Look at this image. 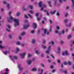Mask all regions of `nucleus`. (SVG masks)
Returning <instances> with one entry per match:
<instances>
[{"mask_svg": "<svg viewBox=\"0 0 74 74\" xmlns=\"http://www.w3.org/2000/svg\"><path fill=\"white\" fill-rule=\"evenodd\" d=\"M69 8H70V6H67L66 7V9L67 10H69Z\"/></svg>", "mask_w": 74, "mask_h": 74, "instance_id": "obj_40", "label": "nucleus"}, {"mask_svg": "<svg viewBox=\"0 0 74 74\" xmlns=\"http://www.w3.org/2000/svg\"><path fill=\"white\" fill-rule=\"evenodd\" d=\"M43 43L45 44V40H43Z\"/></svg>", "mask_w": 74, "mask_h": 74, "instance_id": "obj_57", "label": "nucleus"}, {"mask_svg": "<svg viewBox=\"0 0 74 74\" xmlns=\"http://www.w3.org/2000/svg\"><path fill=\"white\" fill-rule=\"evenodd\" d=\"M71 1H72V5L71 6L72 8H74V0H71Z\"/></svg>", "mask_w": 74, "mask_h": 74, "instance_id": "obj_11", "label": "nucleus"}, {"mask_svg": "<svg viewBox=\"0 0 74 74\" xmlns=\"http://www.w3.org/2000/svg\"><path fill=\"white\" fill-rule=\"evenodd\" d=\"M7 8L8 10H9V9H10V5H9V4H7Z\"/></svg>", "mask_w": 74, "mask_h": 74, "instance_id": "obj_25", "label": "nucleus"}, {"mask_svg": "<svg viewBox=\"0 0 74 74\" xmlns=\"http://www.w3.org/2000/svg\"><path fill=\"white\" fill-rule=\"evenodd\" d=\"M63 43H64V42H63V41L61 40V44H63Z\"/></svg>", "mask_w": 74, "mask_h": 74, "instance_id": "obj_54", "label": "nucleus"}, {"mask_svg": "<svg viewBox=\"0 0 74 74\" xmlns=\"http://www.w3.org/2000/svg\"><path fill=\"white\" fill-rule=\"evenodd\" d=\"M31 42L32 44H35L36 43V40L34 39H33Z\"/></svg>", "mask_w": 74, "mask_h": 74, "instance_id": "obj_15", "label": "nucleus"}, {"mask_svg": "<svg viewBox=\"0 0 74 74\" xmlns=\"http://www.w3.org/2000/svg\"><path fill=\"white\" fill-rule=\"evenodd\" d=\"M12 12H9L8 13V14L9 15V16H11V14Z\"/></svg>", "mask_w": 74, "mask_h": 74, "instance_id": "obj_45", "label": "nucleus"}, {"mask_svg": "<svg viewBox=\"0 0 74 74\" xmlns=\"http://www.w3.org/2000/svg\"><path fill=\"white\" fill-rule=\"evenodd\" d=\"M3 4H7V2L5 1H3Z\"/></svg>", "mask_w": 74, "mask_h": 74, "instance_id": "obj_61", "label": "nucleus"}, {"mask_svg": "<svg viewBox=\"0 0 74 74\" xmlns=\"http://www.w3.org/2000/svg\"><path fill=\"white\" fill-rule=\"evenodd\" d=\"M32 70L34 71H36L37 70V69L36 68H34L32 69Z\"/></svg>", "mask_w": 74, "mask_h": 74, "instance_id": "obj_22", "label": "nucleus"}, {"mask_svg": "<svg viewBox=\"0 0 74 74\" xmlns=\"http://www.w3.org/2000/svg\"><path fill=\"white\" fill-rule=\"evenodd\" d=\"M68 64L69 65H71V62L70 61H69L68 62Z\"/></svg>", "mask_w": 74, "mask_h": 74, "instance_id": "obj_44", "label": "nucleus"}, {"mask_svg": "<svg viewBox=\"0 0 74 74\" xmlns=\"http://www.w3.org/2000/svg\"><path fill=\"white\" fill-rule=\"evenodd\" d=\"M7 27H8V28H11V26L10 25H7Z\"/></svg>", "mask_w": 74, "mask_h": 74, "instance_id": "obj_49", "label": "nucleus"}, {"mask_svg": "<svg viewBox=\"0 0 74 74\" xmlns=\"http://www.w3.org/2000/svg\"><path fill=\"white\" fill-rule=\"evenodd\" d=\"M28 15L30 18V19H32L33 18L32 16L31 15H30V14H28Z\"/></svg>", "mask_w": 74, "mask_h": 74, "instance_id": "obj_28", "label": "nucleus"}, {"mask_svg": "<svg viewBox=\"0 0 74 74\" xmlns=\"http://www.w3.org/2000/svg\"><path fill=\"white\" fill-rule=\"evenodd\" d=\"M67 15H68V13H66L65 14V17H67Z\"/></svg>", "mask_w": 74, "mask_h": 74, "instance_id": "obj_59", "label": "nucleus"}, {"mask_svg": "<svg viewBox=\"0 0 74 74\" xmlns=\"http://www.w3.org/2000/svg\"><path fill=\"white\" fill-rule=\"evenodd\" d=\"M47 2L49 4V6L50 7H52V6H51V1H47Z\"/></svg>", "mask_w": 74, "mask_h": 74, "instance_id": "obj_16", "label": "nucleus"}, {"mask_svg": "<svg viewBox=\"0 0 74 74\" xmlns=\"http://www.w3.org/2000/svg\"><path fill=\"white\" fill-rule=\"evenodd\" d=\"M41 65L43 67H44V64H42V63L41 64Z\"/></svg>", "mask_w": 74, "mask_h": 74, "instance_id": "obj_52", "label": "nucleus"}, {"mask_svg": "<svg viewBox=\"0 0 74 74\" xmlns=\"http://www.w3.org/2000/svg\"><path fill=\"white\" fill-rule=\"evenodd\" d=\"M40 71H41V73H39V74H42V73L43 72V69H41V70H40Z\"/></svg>", "mask_w": 74, "mask_h": 74, "instance_id": "obj_37", "label": "nucleus"}, {"mask_svg": "<svg viewBox=\"0 0 74 74\" xmlns=\"http://www.w3.org/2000/svg\"><path fill=\"white\" fill-rule=\"evenodd\" d=\"M63 72L64 74H67V70H65L63 71Z\"/></svg>", "mask_w": 74, "mask_h": 74, "instance_id": "obj_30", "label": "nucleus"}, {"mask_svg": "<svg viewBox=\"0 0 74 74\" xmlns=\"http://www.w3.org/2000/svg\"><path fill=\"white\" fill-rule=\"evenodd\" d=\"M72 37V36H71V35H70L68 36V38H71Z\"/></svg>", "mask_w": 74, "mask_h": 74, "instance_id": "obj_46", "label": "nucleus"}, {"mask_svg": "<svg viewBox=\"0 0 74 74\" xmlns=\"http://www.w3.org/2000/svg\"><path fill=\"white\" fill-rule=\"evenodd\" d=\"M29 12H30V13H31V14H33V11L32 10H30L29 11Z\"/></svg>", "mask_w": 74, "mask_h": 74, "instance_id": "obj_50", "label": "nucleus"}, {"mask_svg": "<svg viewBox=\"0 0 74 74\" xmlns=\"http://www.w3.org/2000/svg\"><path fill=\"white\" fill-rule=\"evenodd\" d=\"M69 21V20L67 19H65L64 20V22L65 23V25L66 26H67V22Z\"/></svg>", "mask_w": 74, "mask_h": 74, "instance_id": "obj_7", "label": "nucleus"}, {"mask_svg": "<svg viewBox=\"0 0 74 74\" xmlns=\"http://www.w3.org/2000/svg\"><path fill=\"white\" fill-rule=\"evenodd\" d=\"M6 31L8 32H11V28H7L6 29Z\"/></svg>", "mask_w": 74, "mask_h": 74, "instance_id": "obj_13", "label": "nucleus"}, {"mask_svg": "<svg viewBox=\"0 0 74 74\" xmlns=\"http://www.w3.org/2000/svg\"><path fill=\"white\" fill-rule=\"evenodd\" d=\"M42 46L43 48L44 49H45V48H47L46 46H45L44 45H42Z\"/></svg>", "mask_w": 74, "mask_h": 74, "instance_id": "obj_31", "label": "nucleus"}, {"mask_svg": "<svg viewBox=\"0 0 74 74\" xmlns=\"http://www.w3.org/2000/svg\"><path fill=\"white\" fill-rule=\"evenodd\" d=\"M38 13H36V16H38Z\"/></svg>", "mask_w": 74, "mask_h": 74, "instance_id": "obj_64", "label": "nucleus"}, {"mask_svg": "<svg viewBox=\"0 0 74 74\" xmlns=\"http://www.w3.org/2000/svg\"><path fill=\"white\" fill-rule=\"evenodd\" d=\"M23 11H27V9H26V8H23Z\"/></svg>", "mask_w": 74, "mask_h": 74, "instance_id": "obj_53", "label": "nucleus"}, {"mask_svg": "<svg viewBox=\"0 0 74 74\" xmlns=\"http://www.w3.org/2000/svg\"><path fill=\"white\" fill-rule=\"evenodd\" d=\"M29 26H30V25L28 24L26 25V26H24V28H27L28 27H29Z\"/></svg>", "mask_w": 74, "mask_h": 74, "instance_id": "obj_19", "label": "nucleus"}, {"mask_svg": "<svg viewBox=\"0 0 74 74\" xmlns=\"http://www.w3.org/2000/svg\"><path fill=\"white\" fill-rule=\"evenodd\" d=\"M20 14H21V13H20V12H17L16 14V15L17 16H19L20 15Z\"/></svg>", "mask_w": 74, "mask_h": 74, "instance_id": "obj_24", "label": "nucleus"}, {"mask_svg": "<svg viewBox=\"0 0 74 74\" xmlns=\"http://www.w3.org/2000/svg\"><path fill=\"white\" fill-rule=\"evenodd\" d=\"M9 16L10 19H8V21L9 22H11L14 21L15 23L14 25L15 27H16V26H19V22L18 19H14L13 17L11 16Z\"/></svg>", "mask_w": 74, "mask_h": 74, "instance_id": "obj_1", "label": "nucleus"}, {"mask_svg": "<svg viewBox=\"0 0 74 74\" xmlns=\"http://www.w3.org/2000/svg\"><path fill=\"white\" fill-rule=\"evenodd\" d=\"M71 23H69V25H68V24H67V26H66V27H70V26H71Z\"/></svg>", "mask_w": 74, "mask_h": 74, "instance_id": "obj_21", "label": "nucleus"}, {"mask_svg": "<svg viewBox=\"0 0 74 74\" xmlns=\"http://www.w3.org/2000/svg\"><path fill=\"white\" fill-rule=\"evenodd\" d=\"M10 51H5L4 53V54L5 55H7V53H10Z\"/></svg>", "mask_w": 74, "mask_h": 74, "instance_id": "obj_23", "label": "nucleus"}, {"mask_svg": "<svg viewBox=\"0 0 74 74\" xmlns=\"http://www.w3.org/2000/svg\"><path fill=\"white\" fill-rule=\"evenodd\" d=\"M38 5L39 7H42L41 8L40 10L42 11H43V10H44V8H45L47 6L45 5H43L42 3V2H40L38 3Z\"/></svg>", "mask_w": 74, "mask_h": 74, "instance_id": "obj_2", "label": "nucleus"}, {"mask_svg": "<svg viewBox=\"0 0 74 74\" xmlns=\"http://www.w3.org/2000/svg\"><path fill=\"white\" fill-rule=\"evenodd\" d=\"M51 46H49V47L47 49L48 51H46V53H47V54H49V51H50V50H51Z\"/></svg>", "mask_w": 74, "mask_h": 74, "instance_id": "obj_5", "label": "nucleus"}, {"mask_svg": "<svg viewBox=\"0 0 74 74\" xmlns=\"http://www.w3.org/2000/svg\"><path fill=\"white\" fill-rule=\"evenodd\" d=\"M19 49L18 48H16V53H17V52H19Z\"/></svg>", "mask_w": 74, "mask_h": 74, "instance_id": "obj_29", "label": "nucleus"}, {"mask_svg": "<svg viewBox=\"0 0 74 74\" xmlns=\"http://www.w3.org/2000/svg\"><path fill=\"white\" fill-rule=\"evenodd\" d=\"M16 44L17 45H20L21 43H20V42H16Z\"/></svg>", "mask_w": 74, "mask_h": 74, "instance_id": "obj_36", "label": "nucleus"}, {"mask_svg": "<svg viewBox=\"0 0 74 74\" xmlns=\"http://www.w3.org/2000/svg\"><path fill=\"white\" fill-rule=\"evenodd\" d=\"M56 12V10H54L53 11H51L50 12L51 14H54Z\"/></svg>", "mask_w": 74, "mask_h": 74, "instance_id": "obj_17", "label": "nucleus"}, {"mask_svg": "<svg viewBox=\"0 0 74 74\" xmlns=\"http://www.w3.org/2000/svg\"><path fill=\"white\" fill-rule=\"evenodd\" d=\"M41 56L42 57H44V53H42L41 54Z\"/></svg>", "mask_w": 74, "mask_h": 74, "instance_id": "obj_58", "label": "nucleus"}, {"mask_svg": "<svg viewBox=\"0 0 74 74\" xmlns=\"http://www.w3.org/2000/svg\"><path fill=\"white\" fill-rule=\"evenodd\" d=\"M57 15V16H60V15L59 14V12H57V14H56Z\"/></svg>", "mask_w": 74, "mask_h": 74, "instance_id": "obj_48", "label": "nucleus"}, {"mask_svg": "<svg viewBox=\"0 0 74 74\" xmlns=\"http://www.w3.org/2000/svg\"><path fill=\"white\" fill-rule=\"evenodd\" d=\"M44 12H46L47 13V15H49V13H48V11L46 10H44Z\"/></svg>", "mask_w": 74, "mask_h": 74, "instance_id": "obj_20", "label": "nucleus"}, {"mask_svg": "<svg viewBox=\"0 0 74 74\" xmlns=\"http://www.w3.org/2000/svg\"><path fill=\"white\" fill-rule=\"evenodd\" d=\"M44 34H47V35H49L50 34L49 32L47 31V29H45L44 30Z\"/></svg>", "mask_w": 74, "mask_h": 74, "instance_id": "obj_4", "label": "nucleus"}, {"mask_svg": "<svg viewBox=\"0 0 74 74\" xmlns=\"http://www.w3.org/2000/svg\"><path fill=\"white\" fill-rule=\"evenodd\" d=\"M64 52L65 53V54L66 55H69V53H68V51L67 50L65 51Z\"/></svg>", "mask_w": 74, "mask_h": 74, "instance_id": "obj_18", "label": "nucleus"}, {"mask_svg": "<svg viewBox=\"0 0 74 74\" xmlns=\"http://www.w3.org/2000/svg\"><path fill=\"white\" fill-rule=\"evenodd\" d=\"M9 57L10 58H11V60H14V59H17L18 57L16 56H13V57L12 58V56H9Z\"/></svg>", "mask_w": 74, "mask_h": 74, "instance_id": "obj_3", "label": "nucleus"}, {"mask_svg": "<svg viewBox=\"0 0 74 74\" xmlns=\"http://www.w3.org/2000/svg\"><path fill=\"white\" fill-rule=\"evenodd\" d=\"M74 44V41H72V43L71 44V46L72 47L73 45Z\"/></svg>", "mask_w": 74, "mask_h": 74, "instance_id": "obj_38", "label": "nucleus"}, {"mask_svg": "<svg viewBox=\"0 0 74 74\" xmlns=\"http://www.w3.org/2000/svg\"><path fill=\"white\" fill-rule=\"evenodd\" d=\"M21 46H22L23 47H24V46H25V44H24V43H23L21 44Z\"/></svg>", "mask_w": 74, "mask_h": 74, "instance_id": "obj_56", "label": "nucleus"}, {"mask_svg": "<svg viewBox=\"0 0 74 74\" xmlns=\"http://www.w3.org/2000/svg\"><path fill=\"white\" fill-rule=\"evenodd\" d=\"M28 58H30V57H31L32 56V55L28 53Z\"/></svg>", "mask_w": 74, "mask_h": 74, "instance_id": "obj_35", "label": "nucleus"}, {"mask_svg": "<svg viewBox=\"0 0 74 74\" xmlns=\"http://www.w3.org/2000/svg\"><path fill=\"white\" fill-rule=\"evenodd\" d=\"M25 32H23L21 34V36H24V35L25 34Z\"/></svg>", "mask_w": 74, "mask_h": 74, "instance_id": "obj_27", "label": "nucleus"}, {"mask_svg": "<svg viewBox=\"0 0 74 74\" xmlns=\"http://www.w3.org/2000/svg\"><path fill=\"white\" fill-rule=\"evenodd\" d=\"M9 71V70H8V69L7 68H6V69L5 71L6 72H8V71Z\"/></svg>", "mask_w": 74, "mask_h": 74, "instance_id": "obj_47", "label": "nucleus"}, {"mask_svg": "<svg viewBox=\"0 0 74 74\" xmlns=\"http://www.w3.org/2000/svg\"><path fill=\"white\" fill-rule=\"evenodd\" d=\"M9 37L10 38H12V35L11 34H9Z\"/></svg>", "mask_w": 74, "mask_h": 74, "instance_id": "obj_33", "label": "nucleus"}, {"mask_svg": "<svg viewBox=\"0 0 74 74\" xmlns=\"http://www.w3.org/2000/svg\"><path fill=\"white\" fill-rule=\"evenodd\" d=\"M34 32H35V31L34 30H32L31 31V33H32V34H33V33H34Z\"/></svg>", "mask_w": 74, "mask_h": 74, "instance_id": "obj_32", "label": "nucleus"}, {"mask_svg": "<svg viewBox=\"0 0 74 74\" xmlns=\"http://www.w3.org/2000/svg\"><path fill=\"white\" fill-rule=\"evenodd\" d=\"M58 34L59 36H60V35H61V34H62V33L60 32H58Z\"/></svg>", "mask_w": 74, "mask_h": 74, "instance_id": "obj_60", "label": "nucleus"}, {"mask_svg": "<svg viewBox=\"0 0 74 74\" xmlns=\"http://www.w3.org/2000/svg\"><path fill=\"white\" fill-rule=\"evenodd\" d=\"M35 59H36V58H33L32 59V61H34V60H35Z\"/></svg>", "mask_w": 74, "mask_h": 74, "instance_id": "obj_63", "label": "nucleus"}, {"mask_svg": "<svg viewBox=\"0 0 74 74\" xmlns=\"http://www.w3.org/2000/svg\"><path fill=\"white\" fill-rule=\"evenodd\" d=\"M5 48V47H3L1 45H0V48Z\"/></svg>", "mask_w": 74, "mask_h": 74, "instance_id": "obj_42", "label": "nucleus"}, {"mask_svg": "<svg viewBox=\"0 0 74 74\" xmlns=\"http://www.w3.org/2000/svg\"><path fill=\"white\" fill-rule=\"evenodd\" d=\"M64 30H63L61 32V34H64Z\"/></svg>", "mask_w": 74, "mask_h": 74, "instance_id": "obj_43", "label": "nucleus"}, {"mask_svg": "<svg viewBox=\"0 0 74 74\" xmlns=\"http://www.w3.org/2000/svg\"><path fill=\"white\" fill-rule=\"evenodd\" d=\"M18 68L19 69V70L21 71H22L23 70V68L22 67L21 65H19L18 66Z\"/></svg>", "mask_w": 74, "mask_h": 74, "instance_id": "obj_6", "label": "nucleus"}, {"mask_svg": "<svg viewBox=\"0 0 74 74\" xmlns=\"http://www.w3.org/2000/svg\"><path fill=\"white\" fill-rule=\"evenodd\" d=\"M57 61L58 63L59 64H60V60H58Z\"/></svg>", "mask_w": 74, "mask_h": 74, "instance_id": "obj_34", "label": "nucleus"}, {"mask_svg": "<svg viewBox=\"0 0 74 74\" xmlns=\"http://www.w3.org/2000/svg\"><path fill=\"white\" fill-rule=\"evenodd\" d=\"M60 47H58V52H57V53H58V54H60Z\"/></svg>", "mask_w": 74, "mask_h": 74, "instance_id": "obj_14", "label": "nucleus"}, {"mask_svg": "<svg viewBox=\"0 0 74 74\" xmlns=\"http://www.w3.org/2000/svg\"><path fill=\"white\" fill-rule=\"evenodd\" d=\"M24 22H25V23H27L28 22V21L26 20H25L24 21Z\"/></svg>", "mask_w": 74, "mask_h": 74, "instance_id": "obj_51", "label": "nucleus"}, {"mask_svg": "<svg viewBox=\"0 0 74 74\" xmlns=\"http://www.w3.org/2000/svg\"><path fill=\"white\" fill-rule=\"evenodd\" d=\"M27 62L28 64H31V63L32 62V61L30 59H29L27 60Z\"/></svg>", "mask_w": 74, "mask_h": 74, "instance_id": "obj_10", "label": "nucleus"}, {"mask_svg": "<svg viewBox=\"0 0 74 74\" xmlns=\"http://www.w3.org/2000/svg\"><path fill=\"white\" fill-rule=\"evenodd\" d=\"M33 27H34V28H37V25H36V24L35 23H33Z\"/></svg>", "mask_w": 74, "mask_h": 74, "instance_id": "obj_12", "label": "nucleus"}, {"mask_svg": "<svg viewBox=\"0 0 74 74\" xmlns=\"http://www.w3.org/2000/svg\"><path fill=\"white\" fill-rule=\"evenodd\" d=\"M36 54L38 55L39 54V52H38V50H36Z\"/></svg>", "mask_w": 74, "mask_h": 74, "instance_id": "obj_41", "label": "nucleus"}, {"mask_svg": "<svg viewBox=\"0 0 74 74\" xmlns=\"http://www.w3.org/2000/svg\"><path fill=\"white\" fill-rule=\"evenodd\" d=\"M32 8H33V6L32 5H29L28 7V8H30L31 10L32 9Z\"/></svg>", "mask_w": 74, "mask_h": 74, "instance_id": "obj_26", "label": "nucleus"}, {"mask_svg": "<svg viewBox=\"0 0 74 74\" xmlns=\"http://www.w3.org/2000/svg\"><path fill=\"white\" fill-rule=\"evenodd\" d=\"M59 30V28H56L55 29V33H59L58 30Z\"/></svg>", "mask_w": 74, "mask_h": 74, "instance_id": "obj_9", "label": "nucleus"}, {"mask_svg": "<svg viewBox=\"0 0 74 74\" xmlns=\"http://www.w3.org/2000/svg\"><path fill=\"white\" fill-rule=\"evenodd\" d=\"M19 40H21L22 39V37L21 36H19Z\"/></svg>", "mask_w": 74, "mask_h": 74, "instance_id": "obj_62", "label": "nucleus"}, {"mask_svg": "<svg viewBox=\"0 0 74 74\" xmlns=\"http://www.w3.org/2000/svg\"><path fill=\"white\" fill-rule=\"evenodd\" d=\"M51 56L53 58V59H55V57L53 56L52 55H51Z\"/></svg>", "mask_w": 74, "mask_h": 74, "instance_id": "obj_55", "label": "nucleus"}, {"mask_svg": "<svg viewBox=\"0 0 74 74\" xmlns=\"http://www.w3.org/2000/svg\"><path fill=\"white\" fill-rule=\"evenodd\" d=\"M26 55V53H23L22 54H20V56L21 57V58H24V57Z\"/></svg>", "mask_w": 74, "mask_h": 74, "instance_id": "obj_8", "label": "nucleus"}, {"mask_svg": "<svg viewBox=\"0 0 74 74\" xmlns=\"http://www.w3.org/2000/svg\"><path fill=\"white\" fill-rule=\"evenodd\" d=\"M37 19L38 21H40V20H41V18L40 17H37Z\"/></svg>", "mask_w": 74, "mask_h": 74, "instance_id": "obj_39", "label": "nucleus"}]
</instances>
